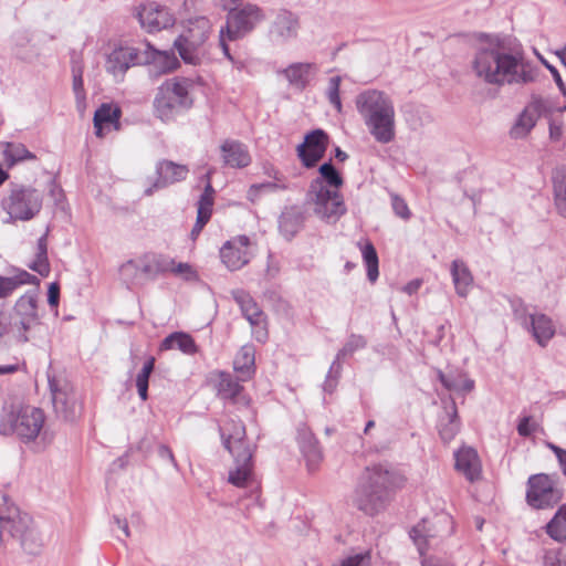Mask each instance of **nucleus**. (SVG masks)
<instances>
[{
  "mask_svg": "<svg viewBox=\"0 0 566 566\" xmlns=\"http://www.w3.org/2000/svg\"><path fill=\"white\" fill-rule=\"evenodd\" d=\"M213 195L214 190L210 182V172L207 174V185L202 195L200 196L197 206V220L196 226L203 228L211 218L213 207Z\"/></svg>",
  "mask_w": 566,
  "mask_h": 566,
  "instance_id": "58836bf2",
  "label": "nucleus"
},
{
  "mask_svg": "<svg viewBox=\"0 0 566 566\" xmlns=\"http://www.w3.org/2000/svg\"><path fill=\"white\" fill-rule=\"evenodd\" d=\"M474 75L482 82L502 87L524 86L536 82L538 66L521 53H512L501 48H482L472 62Z\"/></svg>",
  "mask_w": 566,
  "mask_h": 566,
  "instance_id": "f257e3e1",
  "label": "nucleus"
},
{
  "mask_svg": "<svg viewBox=\"0 0 566 566\" xmlns=\"http://www.w3.org/2000/svg\"><path fill=\"white\" fill-rule=\"evenodd\" d=\"M189 169L186 165H180L171 160H161L156 166L158 176L155 184L145 190L146 196H151L155 189L167 187L187 178Z\"/></svg>",
  "mask_w": 566,
  "mask_h": 566,
  "instance_id": "4be33fe9",
  "label": "nucleus"
},
{
  "mask_svg": "<svg viewBox=\"0 0 566 566\" xmlns=\"http://www.w3.org/2000/svg\"><path fill=\"white\" fill-rule=\"evenodd\" d=\"M142 64L151 65L159 74H166L175 71L180 63L174 52L159 51L147 43L142 50Z\"/></svg>",
  "mask_w": 566,
  "mask_h": 566,
  "instance_id": "393cba45",
  "label": "nucleus"
},
{
  "mask_svg": "<svg viewBox=\"0 0 566 566\" xmlns=\"http://www.w3.org/2000/svg\"><path fill=\"white\" fill-rule=\"evenodd\" d=\"M49 386L52 395V402L56 413L65 420L75 418V395L66 380L49 377Z\"/></svg>",
  "mask_w": 566,
  "mask_h": 566,
  "instance_id": "a211bd4d",
  "label": "nucleus"
},
{
  "mask_svg": "<svg viewBox=\"0 0 566 566\" xmlns=\"http://www.w3.org/2000/svg\"><path fill=\"white\" fill-rule=\"evenodd\" d=\"M305 199L314 214L326 223H335L347 212L340 191L325 189L317 181H311Z\"/></svg>",
  "mask_w": 566,
  "mask_h": 566,
  "instance_id": "9b49d317",
  "label": "nucleus"
},
{
  "mask_svg": "<svg viewBox=\"0 0 566 566\" xmlns=\"http://www.w3.org/2000/svg\"><path fill=\"white\" fill-rule=\"evenodd\" d=\"M158 455L161 458V459H167L169 460L174 465H176V460L174 458V454H172V451L170 450L169 447L165 446V444H161L158 447Z\"/></svg>",
  "mask_w": 566,
  "mask_h": 566,
  "instance_id": "338daca9",
  "label": "nucleus"
},
{
  "mask_svg": "<svg viewBox=\"0 0 566 566\" xmlns=\"http://www.w3.org/2000/svg\"><path fill=\"white\" fill-rule=\"evenodd\" d=\"M226 24L220 28L219 39L238 41L251 33L265 19L264 11L255 3H244L227 9Z\"/></svg>",
  "mask_w": 566,
  "mask_h": 566,
  "instance_id": "9d476101",
  "label": "nucleus"
},
{
  "mask_svg": "<svg viewBox=\"0 0 566 566\" xmlns=\"http://www.w3.org/2000/svg\"><path fill=\"white\" fill-rule=\"evenodd\" d=\"M328 136L322 129L308 133L304 143L297 146V156L306 168H313L324 157Z\"/></svg>",
  "mask_w": 566,
  "mask_h": 566,
  "instance_id": "6ab92c4d",
  "label": "nucleus"
},
{
  "mask_svg": "<svg viewBox=\"0 0 566 566\" xmlns=\"http://www.w3.org/2000/svg\"><path fill=\"white\" fill-rule=\"evenodd\" d=\"M367 345V340L363 335L352 334L344 346L338 350L335 360L333 361L329 373L327 375L324 389L327 391H333L336 386V380L332 379L331 374L335 370L337 374L340 369V360L345 359L347 356L353 355L355 352L365 348Z\"/></svg>",
  "mask_w": 566,
  "mask_h": 566,
  "instance_id": "bb28decb",
  "label": "nucleus"
},
{
  "mask_svg": "<svg viewBox=\"0 0 566 566\" xmlns=\"http://www.w3.org/2000/svg\"><path fill=\"white\" fill-rule=\"evenodd\" d=\"M305 214L301 208L292 206L285 208L279 218V229L286 240H292L303 228Z\"/></svg>",
  "mask_w": 566,
  "mask_h": 566,
  "instance_id": "2f4dec72",
  "label": "nucleus"
},
{
  "mask_svg": "<svg viewBox=\"0 0 566 566\" xmlns=\"http://www.w3.org/2000/svg\"><path fill=\"white\" fill-rule=\"evenodd\" d=\"M223 163L231 168H244L251 164L248 148L240 142L228 139L221 145Z\"/></svg>",
  "mask_w": 566,
  "mask_h": 566,
  "instance_id": "c756f323",
  "label": "nucleus"
},
{
  "mask_svg": "<svg viewBox=\"0 0 566 566\" xmlns=\"http://www.w3.org/2000/svg\"><path fill=\"white\" fill-rule=\"evenodd\" d=\"M220 432L226 449L234 459L228 481L238 488L250 485L253 481V451L245 441V427L240 420L231 419L220 427Z\"/></svg>",
  "mask_w": 566,
  "mask_h": 566,
  "instance_id": "39448f33",
  "label": "nucleus"
},
{
  "mask_svg": "<svg viewBox=\"0 0 566 566\" xmlns=\"http://www.w3.org/2000/svg\"><path fill=\"white\" fill-rule=\"evenodd\" d=\"M318 172L319 176L312 181H317L325 189L340 191L339 189L344 185V179L331 161L321 165Z\"/></svg>",
  "mask_w": 566,
  "mask_h": 566,
  "instance_id": "79ce46f5",
  "label": "nucleus"
},
{
  "mask_svg": "<svg viewBox=\"0 0 566 566\" xmlns=\"http://www.w3.org/2000/svg\"><path fill=\"white\" fill-rule=\"evenodd\" d=\"M296 439L300 450L306 460L307 469L310 471L316 470L323 459L317 439L306 424L298 426Z\"/></svg>",
  "mask_w": 566,
  "mask_h": 566,
  "instance_id": "b1692460",
  "label": "nucleus"
},
{
  "mask_svg": "<svg viewBox=\"0 0 566 566\" xmlns=\"http://www.w3.org/2000/svg\"><path fill=\"white\" fill-rule=\"evenodd\" d=\"M460 429V420L454 401L446 407V415L439 420V434L446 442L451 441Z\"/></svg>",
  "mask_w": 566,
  "mask_h": 566,
  "instance_id": "4c0bfd02",
  "label": "nucleus"
},
{
  "mask_svg": "<svg viewBox=\"0 0 566 566\" xmlns=\"http://www.w3.org/2000/svg\"><path fill=\"white\" fill-rule=\"evenodd\" d=\"M250 239L247 235H238L227 241L220 249V259L230 271L243 268L250 261Z\"/></svg>",
  "mask_w": 566,
  "mask_h": 566,
  "instance_id": "aec40b11",
  "label": "nucleus"
},
{
  "mask_svg": "<svg viewBox=\"0 0 566 566\" xmlns=\"http://www.w3.org/2000/svg\"><path fill=\"white\" fill-rule=\"evenodd\" d=\"M263 193H274L289 189V180L282 172H275L274 179L259 184Z\"/></svg>",
  "mask_w": 566,
  "mask_h": 566,
  "instance_id": "8fccbe9b",
  "label": "nucleus"
},
{
  "mask_svg": "<svg viewBox=\"0 0 566 566\" xmlns=\"http://www.w3.org/2000/svg\"><path fill=\"white\" fill-rule=\"evenodd\" d=\"M334 566H371V552L367 549L348 555L342 558L340 562Z\"/></svg>",
  "mask_w": 566,
  "mask_h": 566,
  "instance_id": "3c124183",
  "label": "nucleus"
},
{
  "mask_svg": "<svg viewBox=\"0 0 566 566\" xmlns=\"http://www.w3.org/2000/svg\"><path fill=\"white\" fill-rule=\"evenodd\" d=\"M60 297V286L57 283H51L48 291V302L51 306H57Z\"/></svg>",
  "mask_w": 566,
  "mask_h": 566,
  "instance_id": "680f3d73",
  "label": "nucleus"
},
{
  "mask_svg": "<svg viewBox=\"0 0 566 566\" xmlns=\"http://www.w3.org/2000/svg\"><path fill=\"white\" fill-rule=\"evenodd\" d=\"M155 368V358L149 357L142 368V370L137 374L136 377V387L138 391V396L142 400H147L148 398V382L149 377Z\"/></svg>",
  "mask_w": 566,
  "mask_h": 566,
  "instance_id": "a18cd8bd",
  "label": "nucleus"
},
{
  "mask_svg": "<svg viewBox=\"0 0 566 566\" xmlns=\"http://www.w3.org/2000/svg\"><path fill=\"white\" fill-rule=\"evenodd\" d=\"M395 479V474L381 465L366 468L350 496L353 506L369 516L378 514L389 501Z\"/></svg>",
  "mask_w": 566,
  "mask_h": 566,
  "instance_id": "20e7f679",
  "label": "nucleus"
},
{
  "mask_svg": "<svg viewBox=\"0 0 566 566\" xmlns=\"http://www.w3.org/2000/svg\"><path fill=\"white\" fill-rule=\"evenodd\" d=\"M553 195L558 213L566 219V166L553 172Z\"/></svg>",
  "mask_w": 566,
  "mask_h": 566,
  "instance_id": "ea45409f",
  "label": "nucleus"
},
{
  "mask_svg": "<svg viewBox=\"0 0 566 566\" xmlns=\"http://www.w3.org/2000/svg\"><path fill=\"white\" fill-rule=\"evenodd\" d=\"M532 333L538 345L546 346L555 335V327L552 319L545 314L530 316Z\"/></svg>",
  "mask_w": 566,
  "mask_h": 566,
  "instance_id": "c9c22d12",
  "label": "nucleus"
},
{
  "mask_svg": "<svg viewBox=\"0 0 566 566\" xmlns=\"http://www.w3.org/2000/svg\"><path fill=\"white\" fill-rule=\"evenodd\" d=\"M434 535L427 527V522L423 520L421 523L417 524L410 531V537L415 542L418 547V551L421 555L424 554V551L428 548L429 539Z\"/></svg>",
  "mask_w": 566,
  "mask_h": 566,
  "instance_id": "de8ad7c7",
  "label": "nucleus"
},
{
  "mask_svg": "<svg viewBox=\"0 0 566 566\" xmlns=\"http://www.w3.org/2000/svg\"><path fill=\"white\" fill-rule=\"evenodd\" d=\"M545 566H566V552L552 551L545 555Z\"/></svg>",
  "mask_w": 566,
  "mask_h": 566,
  "instance_id": "4d7b16f0",
  "label": "nucleus"
},
{
  "mask_svg": "<svg viewBox=\"0 0 566 566\" xmlns=\"http://www.w3.org/2000/svg\"><path fill=\"white\" fill-rule=\"evenodd\" d=\"M391 207L395 214L403 220H408L411 217V212L408 208L407 202L400 196L391 193Z\"/></svg>",
  "mask_w": 566,
  "mask_h": 566,
  "instance_id": "864d4df0",
  "label": "nucleus"
},
{
  "mask_svg": "<svg viewBox=\"0 0 566 566\" xmlns=\"http://www.w3.org/2000/svg\"><path fill=\"white\" fill-rule=\"evenodd\" d=\"M137 17L140 25L149 33L170 28L176 22L174 13L168 8L155 2L143 4Z\"/></svg>",
  "mask_w": 566,
  "mask_h": 566,
  "instance_id": "dca6fc26",
  "label": "nucleus"
},
{
  "mask_svg": "<svg viewBox=\"0 0 566 566\" xmlns=\"http://www.w3.org/2000/svg\"><path fill=\"white\" fill-rule=\"evenodd\" d=\"M170 264L168 255L145 252L127 260L119 266V280L128 289L140 287L166 274Z\"/></svg>",
  "mask_w": 566,
  "mask_h": 566,
  "instance_id": "0eeeda50",
  "label": "nucleus"
},
{
  "mask_svg": "<svg viewBox=\"0 0 566 566\" xmlns=\"http://www.w3.org/2000/svg\"><path fill=\"white\" fill-rule=\"evenodd\" d=\"M357 245L361 251L363 260L367 268V277L371 283H375L379 275L376 249L370 241L358 242Z\"/></svg>",
  "mask_w": 566,
  "mask_h": 566,
  "instance_id": "c03bdc74",
  "label": "nucleus"
},
{
  "mask_svg": "<svg viewBox=\"0 0 566 566\" xmlns=\"http://www.w3.org/2000/svg\"><path fill=\"white\" fill-rule=\"evenodd\" d=\"M36 255L39 256H48V242H46V234H43L38 240V247H36Z\"/></svg>",
  "mask_w": 566,
  "mask_h": 566,
  "instance_id": "774afa93",
  "label": "nucleus"
},
{
  "mask_svg": "<svg viewBox=\"0 0 566 566\" xmlns=\"http://www.w3.org/2000/svg\"><path fill=\"white\" fill-rule=\"evenodd\" d=\"M13 315L17 318L13 327L15 338L21 343H27L29 340L28 332L40 321L36 292L28 291L21 295L13 306Z\"/></svg>",
  "mask_w": 566,
  "mask_h": 566,
  "instance_id": "ddd939ff",
  "label": "nucleus"
},
{
  "mask_svg": "<svg viewBox=\"0 0 566 566\" xmlns=\"http://www.w3.org/2000/svg\"><path fill=\"white\" fill-rule=\"evenodd\" d=\"M562 493L547 474H535L527 482L526 501L534 509H546L557 504Z\"/></svg>",
  "mask_w": 566,
  "mask_h": 566,
  "instance_id": "4468645a",
  "label": "nucleus"
},
{
  "mask_svg": "<svg viewBox=\"0 0 566 566\" xmlns=\"http://www.w3.org/2000/svg\"><path fill=\"white\" fill-rule=\"evenodd\" d=\"M164 349L177 348L187 355L197 353V345L193 338L186 333L176 332L167 336L161 344Z\"/></svg>",
  "mask_w": 566,
  "mask_h": 566,
  "instance_id": "37998d69",
  "label": "nucleus"
},
{
  "mask_svg": "<svg viewBox=\"0 0 566 566\" xmlns=\"http://www.w3.org/2000/svg\"><path fill=\"white\" fill-rule=\"evenodd\" d=\"M342 77L333 76L328 80V85L326 88V97L328 102L335 107V109L340 113L342 112V101L339 96V86H340Z\"/></svg>",
  "mask_w": 566,
  "mask_h": 566,
  "instance_id": "09e8293b",
  "label": "nucleus"
},
{
  "mask_svg": "<svg viewBox=\"0 0 566 566\" xmlns=\"http://www.w3.org/2000/svg\"><path fill=\"white\" fill-rule=\"evenodd\" d=\"M438 378L446 389L455 392H470L474 388V381L464 373L454 370L450 373L438 371Z\"/></svg>",
  "mask_w": 566,
  "mask_h": 566,
  "instance_id": "f704fd0d",
  "label": "nucleus"
},
{
  "mask_svg": "<svg viewBox=\"0 0 566 566\" xmlns=\"http://www.w3.org/2000/svg\"><path fill=\"white\" fill-rule=\"evenodd\" d=\"M315 63H292L282 71L289 84L298 91L305 90L311 78L317 73Z\"/></svg>",
  "mask_w": 566,
  "mask_h": 566,
  "instance_id": "c85d7f7f",
  "label": "nucleus"
},
{
  "mask_svg": "<svg viewBox=\"0 0 566 566\" xmlns=\"http://www.w3.org/2000/svg\"><path fill=\"white\" fill-rule=\"evenodd\" d=\"M548 447L557 458L560 470L566 476V450L553 443H549Z\"/></svg>",
  "mask_w": 566,
  "mask_h": 566,
  "instance_id": "052dcab7",
  "label": "nucleus"
},
{
  "mask_svg": "<svg viewBox=\"0 0 566 566\" xmlns=\"http://www.w3.org/2000/svg\"><path fill=\"white\" fill-rule=\"evenodd\" d=\"M29 268L39 273L41 276H48L50 274V263L48 256L35 255V260L29 264Z\"/></svg>",
  "mask_w": 566,
  "mask_h": 566,
  "instance_id": "6e6d98bb",
  "label": "nucleus"
},
{
  "mask_svg": "<svg viewBox=\"0 0 566 566\" xmlns=\"http://www.w3.org/2000/svg\"><path fill=\"white\" fill-rule=\"evenodd\" d=\"M233 368L241 381L252 378L255 373V349L252 345L242 346L233 360Z\"/></svg>",
  "mask_w": 566,
  "mask_h": 566,
  "instance_id": "72a5a7b5",
  "label": "nucleus"
},
{
  "mask_svg": "<svg viewBox=\"0 0 566 566\" xmlns=\"http://www.w3.org/2000/svg\"><path fill=\"white\" fill-rule=\"evenodd\" d=\"M217 395L222 399L234 400L242 390L239 376L234 378L230 373L216 370L210 374Z\"/></svg>",
  "mask_w": 566,
  "mask_h": 566,
  "instance_id": "7c9ffc66",
  "label": "nucleus"
},
{
  "mask_svg": "<svg viewBox=\"0 0 566 566\" xmlns=\"http://www.w3.org/2000/svg\"><path fill=\"white\" fill-rule=\"evenodd\" d=\"M355 105L367 132L378 144H390L396 138V111L391 97L382 91L360 92Z\"/></svg>",
  "mask_w": 566,
  "mask_h": 566,
  "instance_id": "f03ea898",
  "label": "nucleus"
},
{
  "mask_svg": "<svg viewBox=\"0 0 566 566\" xmlns=\"http://www.w3.org/2000/svg\"><path fill=\"white\" fill-rule=\"evenodd\" d=\"M546 534L558 543H566V503L562 504L545 526Z\"/></svg>",
  "mask_w": 566,
  "mask_h": 566,
  "instance_id": "a19ab883",
  "label": "nucleus"
},
{
  "mask_svg": "<svg viewBox=\"0 0 566 566\" xmlns=\"http://www.w3.org/2000/svg\"><path fill=\"white\" fill-rule=\"evenodd\" d=\"M187 80L172 78L163 83L154 101L156 113L163 120H169L176 114L192 105Z\"/></svg>",
  "mask_w": 566,
  "mask_h": 566,
  "instance_id": "1a4fd4ad",
  "label": "nucleus"
},
{
  "mask_svg": "<svg viewBox=\"0 0 566 566\" xmlns=\"http://www.w3.org/2000/svg\"><path fill=\"white\" fill-rule=\"evenodd\" d=\"M72 88L75 95V99L77 106L84 104L86 98V93L84 90V81H83V65L80 61H72Z\"/></svg>",
  "mask_w": 566,
  "mask_h": 566,
  "instance_id": "49530a36",
  "label": "nucleus"
},
{
  "mask_svg": "<svg viewBox=\"0 0 566 566\" xmlns=\"http://www.w3.org/2000/svg\"><path fill=\"white\" fill-rule=\"evenodd\" d=\"M298 17L286 9H280L270 25L271 36L281 43L295 39L298 34Z\"/></svg>",
  "mask_w": 566,
  "mask_h": 566,
  "instance_id": "412c9836",
  "label": "nucleus"
},
{
  "mask_svg": "<svg viewBox=\"0 0 566 566\" xmlns=\"http://www.w3.org/2000/svg\"><path fill=\"white\" fill-rule=\"evenodd\" d=\"M450 273L457 295L467 297L474 283L472 272L467 263L460 259L452 261Z\"/></svg>",
  "mask_w": 566,
  "mask_h": 566,
  "instance_id": "473e14b6",
  "label": "nucleus"
},
{
  "mask_svg": "<svg viewBox=\"0 0 566 566\" xmlns=\"http://www.w3.org/2000/svg\"><path fill=\"white\" fill-rule=\"evenodd\" d=\"M228 41L229 40L227 39H219V46L221 48L223 55L227 57L229 62H231L233 67L238 71H242L243 69H245V63L244 61L237 59L231 54Z\"/></svg>",
  "mask_w": 566,
  "mask_h": 566,
  "instance_id": "5fc2aeb1",
  "label": "nucleus"
},
{
  "mask_svg": "<svg viewBox=\"0 0 566 566\" xmlns=\"http://www.w3.org/2000/svg\"><path fill=\"white\" fill-rule=\"evenodd\" d=\"M171 264L167 269V273L171 272L176 275L182 276L186 280H191L196 277V272L192 270L189 263H177L174 259L170 258Z\"/></svg>",
  "mask_w": 566,
  "mask_h": 566,
  "instance_id": "603ef678",
  "label": "nucleus"
},
{
  "mask_svg": "<svg viewBox=\"0 0 566 566\" xmlns=\"http://www.w3.org/2000/svg\"><path fill=\"white\" fill-rule=\"evenodd\" d=\"M9 153L14 161L35 158V156L21 144L12 145Z\"/></svg>",
  "mask_w": 566,
  "mask_h": 566,
  "instance_id": "13d9d810",
  "label": "nucleus"
},
{
  "mask_svg": "<svg viewBox=\"0 0 566 566\" xmlns=\"http://www.w3.org/2000/svg\"><path fill=\"white\" fill-rule=\"evenodd\" d=\"M263 193L259 184H253L248 189V199L255 202Z\"/></svg>",
  "mask_w": 566,
  "mask_h": 566,
  "instance_id": "69168bd1",
  "label": "nucleus"
},
{
  "mask_svg": "<svg viewBox=\"0 0 566 566\" xmlns=\"http://www.w3.org/2000/svg\"><path fill=\"white\" fill-rule=\"evenodd\" d=\"M545 64L548 67V70L551 71V73L554 77V81L557 84L559 91L563 93V95H566V86H565L558 71L554 66L549 65L548 63H545Z\"/></svg>",
  "mask_w": 566,
  "mask_h": 566,
  "instance_id": "0e129e2a",
  "label": "nucleus"
},
{
  "mask_svg": "<svg viewBox=\"0 0 566 566\" xmlns=\"http://www.w3.org/2000/svg\"><path fill=\"white\" fill-rule=\"evenodd\" d=\"M455 469L470 482L481 478V462L476 451L472 448H462L454 453Z\"/></svg>",
  "mask_w": 566,
  "mask_h": 566,
  "instance_id": "cd10ccee",
  "label": "nucleus"
},
{
  "mask_svg": "<svg viewBox=\"0 0 566 566\" xmlns=\"http://www.w3.org/2000/svg\"><path fill=\"white\" fill-rule=\"evenodd\" d=\"M135 65H142V50L120 46L107 55L105 69L116 81H123L127 70Z\"/></svg>",
  "mask_w": 566,
  "mask_h": 566,
  "instance_id": "2eb2a0df",
  "label": "nucleus"
},
{
  "mask_svg": "<svg viewBox=\"0 0 566 566\" xmlns=\"http://www.w3.org/2000/svg\"><path fill=\"white\" fill-rule=\"evenodd\" d=\"M39 283L40 280L27 271H19L13 276L0 275V298L10 296L21 285H39Z\"/></svg>",
  "mask_w": 566,
  "mask_h": 566,
  "instance_id": "e433bc0d",
  "label": "nucleus"
},
{
  "mask_svg": "<svg viewBox=\"0 0 566 566\" xmlns=\"http://www.w3.org/2000/svg\"><path fill=\"white\" fill-rule=\"evenodd\" d=\"M212 24L206 17H197L188 20L182 32L174 41V48L178 51L182 61L197 65L205 56V44L211 33Z\"/></svg>",
  "mask_w": 566,
  "mask_h": 566,
  "instance_id": "6e6552de",
  "label": "nucleus"
},
{
  "mask_svg": "<svg viewBox=\"0 0 566 566\" xmlns=\"http://www.w3.org/2000/svg\"><path fill=\"white\" fill-rule=\"evenodd\" d=\"M122 111L118 106L109 103H103L94 113V129L97 137H103L112 128H119V118Z\"/></svg>",
  "mask_w": 566,
  "mask_h": 566,
  "instance_id": "a878e982",
  "label": "nucleus"
},
{
  "mask_svg": "<svg viewBox=\"0 0 566 566\" xmlns=\"http://www.w3.org/2000/svg\"><path fill=\"white\" fill-rule=\"evenodd\" d=\"M10 219L27 221L34 218L42 208V195L29 186H14L1 201Z\"/></svg>",
  "mask_w": 566,
  "mask_h": 566,
  "instance_id": "f8f14e48",
  "label": "nucleus"
},
{
  "mask_svg": "<svg viewBox=\"0 0 566 566\" xmlns=\"http://www.w3.org/2000/svg\"><path fill=\"white\" fill-rule=\"evenodd\" d=\"M11 542H18L30 555L41 552L43 539L32 517L22 512L7 495L0 496V549Z\"/></svg>",
  "mask_w": 566,
  "mask_h": 566,
  "instance_id": "7ed1b4c3",
  "label": "nucleus"
},
{
  "mask_svg": "<svg viewBox=\"0 0 566 566\" xmlns=\"http://www.w3.org/2000/svg\"><path fill=\"white\" fill-rule=\"evenodd\" d=\"M45 415L42 409L33 406L12 407L4 410L0 420V433L15 434L23 442H32L38 437L46 440L44 428Z\"/></svg>",
  "mask_w": 566,
  "mask_h": 566,
  "instance_id": "423d86ee",
  "label": "nucleus"
},
{
  "mask_svg": "<svg viewBox=\"0 0 566 566\" xmlns=\"http://www.w3.org/2000/svg\"><path fill=\"white\" fill-rule=\"evenodd\" d=\"M231 294L251 326L261 328L255 332L256 340L264 342L268 338V332L264 328L266 316L263 311L248 292L234 290Z\"/></svg>",
  "mask_w": 566,
  "mask_h": 566,
  "instance_id": "f3484780",
  "label": "nucleus"
},
{
  "mask_svg": "<svg viewBox=\"0 0 566 566\" xmlns=\"http://www.w3.org/2000/svg\"><path fill=\"white\" fill-rule=\"evenodd\" d=\"M563 135V124L562 122L552 120L549 123V137L553 140H559Z\"/></svg>",
  "mask_w": 566,
  "mask_h": 566,
  "instance_id": "e2e57ef3",
  "label": "nucleus"
},
{
  "mask_svg": "<svg viewBox=\"0 0 566 566\" xmlns=\"http://www.w3.org/2000/svg\"><path fill=\"white\" fill-rule=\"evenodd\" d=\"M536 430V423L532 421V417H523L517 424V432L521 437H530Z\"/></svg>",
  "mask_w": 566,
  "mask_h": 566,
  "instance_id": "bf43d9fd",
  "label": "nucleus"
},
{
  "mask_svg": "<svg viewBox=\"0 0 566 566\" xmlns=\"http://www.w3.org/2000/svg\"><path fill=\"white\" fill-rule=\"evenodd\" d=\"M545 111V102L541 97H534L518 115L514 126L511 129L513 138L525 137L536 125L541 114Z\"/></svg>",
  "mask_w": 566,
  "mask_h": 566,
  "instance_id": "5701e85b",
  "label": "nucleus"
}]
</instances>
